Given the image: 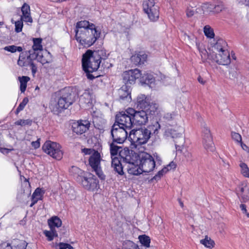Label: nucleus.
I'll return each mask as SVG.
<instances>
[{"mask_svg": "<svg viewBox=\"0 0 249 249\" xmlns=\"http://www.w3.org/2000/svg\"><path fill=\"white\" fill-rule=\"evenodd\" d=\"M150 137V132L145 128L134 129L130 131L128 140L131 142V148L146 143Z\"/></svg>", "mask_w": 249, "mask_h": 249, "instance_id": "obj_5", "label": "nucleus"}, {"mask_svg": "<svg viewBox=\"0 0 249 249\" xmlns=\"http://www.w3.org/2000/svg\"><path fill=\"white\" fill-rule=\"evenodd\" d=\"M22 12V15L21 18L26 22H33V19L31 16L30 7V6L24 3L21 8Z\"/></svg>", "mask_w": 249, "mask_h": 249, "instance_id": "obj_26", "label": "nucleus"}, {"mask_svg": "<svg viewBox=\"0 0 249 249\" xmlns=\"http://www.w3.org/2000/svg\"><path fill=\"white\" fill-rule=\"evenodd\" d=\"M203 31L207 37L213 38L214 37L213 30L209 25L205 26L203 28Z\"/></svg>", "mask_w": 249, "mask_h": 249, "instance_id": "obj_42", "label": "nucleus"}, {"mask_svg": "<svg viewBox=\"0 0 249 249\" xmlns=\"http://www.w3.org/2000/svg\"><path fill=\"white\" fill-rule=\"evenodd\" d=\"M96 26L93 23L87 20H82L77 22L74 30L75 36H77L84 32H87L89 30L94 29Z\"/></svg>", "mask_w": 249, "mask_h": 249, "instance_id": "obj_20", "label": "nucleus"}, {"mask_svg": "<svg viewBox=\"0 0 249 249\" xmlns=\"http://www.w3.org/2000/svg\"><path fill=\"white\" fill-rule=\"evenodd\" d=\"M235 191L242 202H246L249 200V186L246 182H242L239 184Z\"/></svg>", "mask_w": 249, "mask_h": 249, "instance_id": "obj_19", "label": "nucleus"}, {"mask_svg": "<svg viewBox=\"0 0 249 249\" xmlns=\"http://www.w3.org/2000/svg\"><path fill=\"white\" fill-rule=\"evenodd\" d=\"M232 139L234 140L238 143H240L242 146V137L238 133L232 132L231 133Z\"/></svg>", "mask_w": 249, "mask_h": 249, "instance_id": "obj_46", "label": "nucleus"}, {"mask_svg": "<svg viewBox=\"0 0 249 249\" xmlns=\"http://www.w3.org/2000/svg\"><path fill=\"white\" fill-rule=\"evenodd\" d=\"M102 158L100 153L95 152V154L90 156L89 159V164L91 168L92 171L94 172L98 177L101 179L105 178L101 166V161Z\"/></svg>", "mask_w": 249, "mask_h": 249, "instance_id": "obj_11", "label": "nucleus"}, {"mask_svg": "<svg viewBox=\"0 0 249 249\" xmlns=\"http://www.w3.org/2000/svg\"><path fill=\"white\" fill-rule=\"evenodd\" d=\"M240 207L243 212V213L246 214V215L249 217V213H248L247 210L246 209V206L245 204H241Z\"/></svg>", "mask_w": 249, "mask_h": 249, "instance_id": "obj_58", "label": "nucleus"}, {"mask_svg": "<svg viewBox=\"0 0 249 249\" xmlns=\"http://www.w3.org/2000/svg\"><path fill=\"white\" fill-rule=\"evenodd\" d=\"M44 234L47 237L48 241L53 240L54 237L57 236V231L55 229H50V231H45Z\"/></svg>", "mask_w": 249, "mask_h": 249, "instance_id": "obj_40", "label": "nucleus"}, {"mask_svg": "<svg viewBox=\"0 0 249 249\" xmlns=\"http://www.w3.org/2000/svg\"><path fill=\"white\" fill-rule=\"evenodd\" d=\"M59 249H73V248L69 244L60 243L59 244Z\"/></svg>", "mask_w": 249, "mask_h": 249, "instance_id": "obj_54", "label": "nucleus"}, {"mask_svg": "<svg viewBox=\"0 0 249 249\" xmlns=\"http://www.w3.org/2000/svg\"><path fill=\"white\" fill-rule=\"evenodd\" d=\"M72 169H73L74 170H79V168H78L76 167H72Z\"/></svg>", "mask_w": 249, "mask_h": 249, "instance_id": "obj_63", "label": "nucleus"}, {"mask_svg": "<svg viewBox=\"0 0 249 249\" xmlns=\"http://www.w3.org/2000/svg\"><path fill=\"white\" fill-rule=\"evenodd\" d=\"M138 238L142 245L146 248L150 247V238L149 236L146 235H140Z\"/></svg>", "mask_w": 249, "mask_h": 249, "instance_id": "obj_39", "label": "nucleus"}, {"mask_svg": "<svg viewBox=\"0 0 249 249\" xmlns=\"http://www.w3.org/2000/svg\"><path fill=\"white\" fill-rule=\"evenodd\" d=\"M0 249H13L12 242H3L0 245Z\"/></svg>", "mask_w": 249, "mask_h": 249, "instance_id": "obj_52", "label": "nucleus"}, {"mask_svg": "<svg viewBox=\"0 0 249 249\" xmlns=\"http://www.w3.org/2000/svg\"><path fill=\"white\" fill-rule=\"evenodd\" d=\"M236 1L241 4L249 7V0H236Z\"/></svg>", "mask_w": 249, "mask_h": 249, "instance_id": "obj_57", "label": "nucleus"}, {"mask_svg": "<svg viewBox=\"0 0 249 249\" xmlns=\"http://www.w3.org/2000/svg\"><path fill=\"white\" fill-rule=\"evenodd\" d=\"M81 179L82 186L87 190L94 191L98 187V180L91 173H85Z\"/></svg>", "mask_w": 249, "mask_h": 249, "instance_id": "obj_14", "label": "nucleus"}, {"mask_svg": "<svg viewBox=\"0 0 249 249\" xmlns=\"http://www.w3.org/2000/svg\"><path fill=\"white\" fill-rule=\"evenodd\" d=\"M224 9V5L222 2H218L217 4H214L213 13H218Z\"/></svg>", "mask_w": 249, "mask_h": 249, "instance_id": "obj_48", "label": "nucleus"}, {"mask_svg": "<svg viewBox=\"0 0 249 249\" xmlns=\"http://www.w3.org/2000/svg\"><path fill=\"white\" fill-rule=\"evenodd\" d=\"M214 4L210 2L204 3L202 5V9L204 13H213Z\"/></svg>", "mask_w": 249, "mask_h": 249, "instance_id": "obj_38", "label": "nucleus"}, {"mask_svg": "<svg viewBox=\"0 0 249 249\" xmlns=\"http://www.w3.org/2000/svg\"><path fill=\"white\" fill-rule=\"evenodd\" d=\"M43 151L53 158L60 160L62 158L63 152L60 145L50 141L46 142L42 146Z\"/></svg>", "mask_w": 249, "mask_h": 249, "instance_id": "obj_9", "label": "nucleus"}, {"mask_svg": "<svg viewBox=\"0 0 249 249\" xmlns=\"http://www.w3.org/2000/svg\"><path fill=\"white\" fill-rule=\"evenodd\" d=\"M13 249H26L27 243L23 240L13 239L12 241Z\"/></svg>", "mask_w": 249, "mask_h": 249, "instance_id": "obj_34", "label": "nucleus"}, {"mask_svg": "<svg viewBox=\"0 0 249 249\" xmlns=\"http://www.w3.org/2000/svg\"><path fill=\"white\" fill-rule=\"evenodd\" d=\"M130 129L126 128L125 126L117 123L116 120L111 130L113 142L117 143H123L127 138V130Z\"/></svg>", "mask_w": 249, "mask_h": 249, "instance_id": "obj_8", "label": "nucleus"}, {"mask_svg": "<svg viewBox=\"0 0 249 249\" xmlns=\"http://www.w3.org/2000/svg\"><path fill=\"white\" fill-rule=\"evenodd\" d=\"M28 102H29V100L27 97L24 98L22 101L21 102V103H20V104L17 107V108L16 109V112L17 113H18L20 111H21V110H22L24 109V108L26 106V105L27 104Z\"/></svg>", "mask_w": 249, "mask_h": 249, "instance_id": "obj_45", "label": "nucleus"}, {"mask_svg": "<svg viewBox=\"0 0 249 249\" xmlns=\"http://www.w3.org/2000/svg\"><path fill=\"white\" fill-rule=\"evenodd\" d=\"M33 45L32 46V49L29 51L30 53L34 54H42V51L43 50V46L42 45V39L41 38H33Z\"/></svg>", "mask_w": 249, "mask_h": 249, "instance_id": "obj_25", "label": "nucleus"}, {"mask_svg": "<svg viewBox=\"0 0 249 249\" xmlns=\"http://www.w3.org/2000/svg\"><path fill=\"white\" fill-rule=\"evenodd\" d=\"M94 96L89 91H85L80 97L79 101L80 104L84 106L86 105L88 107H90L94 101Z\"/></svg>", "mask_w": 249, "mask_h": 249, "instance_id": "obj_24", "label": "nucleus"}, {"mask_svg": "<svg viewBox=\"0 0 249 249\" xmlns=\"http://www.w3.org/2000/svg\"><path fill=\"white\" fill-rule=\"evenodd\" d=\"M90 123L88 120H81L73 123L72 131L77 134H82L86 132L89 128Z\"/></svg>", "mask_w": 249, "mask_h": 249, "instance_id": "obj_21", "label": "nucleus"}, {"mask_svg": "<svg viewBox=\"0 0 249 249\" xmlns=\"http://www.w3.org/2000/svg\"><path fill=\"white\" fill-rule=\"evenodd\" d=\"M21 52L18 61V64L20 67L29 66L35 59H37L38 61L43 64L49 62V60L45 58L43 55L39 53H32L29 51Z\"/></svg>", "mask_w": 249, "mask_h": 249, "instance_id": "obj_7", "label": "nucleus"}, {"mask_svg": "<svg viewBox=\"0 0 249 249\" xmlns=\"http://www.w3.org/2000/svg\"><path fill=\"white\" fill-rule=\"evenodd\" d=\"M23 21L24 20L20 18L19 20L15 22V31L17 33H19L22 31L23 26Z\"/></svg>", "mask_w": 249, "mask_h": 249, "instance_id": "obj_44", "label": "nucleus"}, {"mask_svg": "<svg viewBox=\"0 0 249 249\" xmlns=\"http://www.w3.org/2000/svg\"><path fill=\"white\" fill-rule=\"evenodd\" d=\"M115 142H112L110 144V152L111 157H119L120 158L122 159L121 157L119 156L120 152L122 150V147L119 146H117L115 144ZM124 149H123V150Z\"/></svg>", "mask_w": 249, "mask_h": 249, "instance_id": "obj_33", "label": "nucleus"}, {"mask_svg": "<svg viewBox=\"0 0 249 249\" xmlns=\"http://www.w3.org/2000/svg\"><path fill=\"white\" fill-rule=\"evenodd\" d=\"M100 35L101 31L96 27L94 29L89 30L75 37L80 45L84 47H89L96 42Z\"/></svg>", "mask_w": 249, "mask_h": 249, "instance_id": "obj_6", "label": "nucleus"}, {"mask_svg": "<svg viewBox=\"0 0 249 249\" xmlns=\"http://www.w3.org/2000/svg\"><path fill=\"white\" fill-rule=\"evenodd\" d=\"M202 144L207 151H213L215 149L210 128L206 124L202 126Z\"/></svg>", "mask_w": 249, "mask_h": 249, "instance_id": "obj_15", "label": "nucleus"}, {"mask_svg": "<svg viewBox=\"0 0 249 249\" xmlns=\"http://www.w3.org/2000/svg\"><path fill=\"white\" fill-rule=\"evenodd\" d=\"M176 164L174 161H171L166 166L164 167L162 169L159 171L158 173L153 177V179L155 180L160 179L161 177L169 170L174 169L176 167Z\"/></svg>", "mask_w": 249, "mask_h": 249, "instance_id": "obj_29", "label": "nucleus"}, {"mask_svg": "<svg viewBox=\"0 0 249 249\" xmlns=\"http://www.w3.org/2000/svg\"><path fill=\"white\" fill-rule=\"evenodd\" d=\"M179 203H180V205L181 207H183V203L181 202V201H180L179 202Z\"/></svg>", "mask_w": 249, "mask_h": 249, "instance_id": "obj_64", "label": "nucleus"}, {"mask_svg": "<svg viewBox=\"0 0 249 249\" xmlns=\"http://www.w3.org/2000/svg\"><path fill=\"white\" fill-rule=\"evenodd\" d=\"M183 156L187 160H194L192 153L188 150L183 152Z\"/></svg>", "mask_w": 249, "mask_h": 249, "instance_id": "obj_51", "label": "nucleus"}, {"mask_svg": "<svg viewBox=\"0 0 249 249\" xmlns=\"http://www.w3.org/2000/svg\"><path fill=\"white\" fill-rule=\"evenodd\" d=\"M200 243L205 247L209 249H213L215 245L214 241L207 235L205 236L204 239L200 240Z\"/></svg>", "mask_w": 249, "mask_h": 249, "instance_id": "obj_35", "label": "nucleus"}, {"mask_svg": "<svg viewBox=\"0 0 249 249\" xmlns=\"http://www.w3.org/2000/svg\"><path fill=\"white\" fill-rule=\"evenodd\" d=\"M196 12V9L193 7H188L186 10V15L188 17H192Z\"/></svg>", "mask_w": 249, "mask_h": 249, "instance_id": "obj_53", "label": "nucleus"}, {"mask_svg": "<svg viewBox=\"0 0 249 249\" xmlns=\"http://www.w3.org/2000/svg\"><path fill=\"white\" fill-rule=\"evenodd\" d=\"M142 7L151 21H155L159 18V7L155 5L154 0H144Z\"/></svg>", "mask_w": 249, "mask_h": 249, "instance_id": "obj_12", "label": "nucleus"}, {"mask_svg": "<svg viewBox=\"0 0 249 249\" xmlns=\"http://www.w3.org/2000/svg\"><path fill=\"white\" fill-rule=\"evenodd\" d=\"M141 75L142 73L139 70L137 69L131 70L123 73V80L126 84H133L135 83L137 79L140 78Z\"/></svg>", "mask_w": 249, "mask_h": 249, "instance_id": "obj_18", "label": "nucleus"}, {"mask_svg": "<svg viewBox=\"0 0 249 249\" xmlns=\"http://www.w3.org/2000/svg\"><path fill=\"white\" fill-rule=\"evenodd\" d=\"M150 101L151 99L149 96L140 94L137 97L136 105L138 107L142 110H149L150 112H154V109H156L158 108V105L156 104L151 105Z\"/></svg>", "mask_w": 249, "mask_h": 249, "instance_id": "obj_16", "label": "nucleus"}, {"mask_svg": "<svg viewBox=\"0 0 249 249\" xmlns=\"http://www.w3.org/2000/svg\"><path fill=\"white\" fill-rule=\"evenodd\" d=\"M120 100L121 102L126 104L131 101V92L127 86H123L119 90Z\"/></svg>", "mask_w": 249, "mask_h": 249, "instance_id": "obj_22", "label": "nucleus"}, {"mask_svg": "<svg viewBox=\"0 0 249 249\" xmlns=\"http://www.w3.org/2000/svg\"><path fill=\"white\" fill-rule=\"evenodd\" d=\"M3 49L7 52L14 53L16 52H21L22 51V48L20 46H16L15 45H9L5 46Z\"/></svg>", "mask_w": 249, "mask_h": 249, "instance_id": "obj_43", "label": "nucleus"}, {"mask_svg": "<svg viewBox=\"0 0 249 249\" xmlns=\"http://www.w3.org/2000/svg\"><path fill=\"white\" fill-rule=\"evenodd\" d=\"M177 116V114L175 112L167 113L164 114L163 118L167 121L174 119Z\"/></svg>", "mask_w": 249, "mask_h": 249, "instance_id": "obj_50", "label": "nucleus"}, {"mask_svg": "<svg viewBox=\"0 0 249 249\" xmlns=\"http://www.w3.org/2000/svg\"><path fill=\"white\" fill-rule=\"evenodd\" d=\"M12 150L13 149L0 148V151L3 154L8 153L10 151H12Z\"/></svg>", "mask_w": 249, "mask_h": 249, "instance_id": "obj_60", "label": "nucleus"}, {"mask_svg": "<svg viewBox=\"0 0 249 249\" xmlns=\"http://www.w3.org/2000/svg\"><path fill=\"white\" fill-rule=\"evenodd\" d=\"M146 58L147 55L144 53L139 52L131 56V60L134 64L137 65L143 64Z\"/></svg>", "mask_w": 249, "mask_h": 249, "instance_id": "obj_28", "label": "nucleus"}, {"mask_svg": "<svg viewBox=\"0 0 249 249\" xmlns=\"http://www.w3.org/2000/svg\"><path fill=\"white\" fill-rule=\"evenodd\" d=\"M239 166L241 168V174L245 178H249V168L248 165L244 163L241 162L239 164Z\"/></svg>", "mask_w": 249, "mask_h": 249, "instance_id": "obj_41", "label": "nucleus"}, {"mask_svg": "<svg viewBox=\"0 0 249 249\" xmlns=\"http://www.w3.org/2000/svg\"><path fill=\"white\" fill-rule=\"evenodd\" d=\"M196 44L199 51L203 62L207 61L208 59H211L219 65H227L230 63V53L228 50H225L221 53H216L215 54L213 53L208 55L203 43L196 41Z\"/></svg>", "mask_w": 249, "mask_h": 249, "instance_id": "obj_3", "label": "nucleus"}, {"mask_svg": "<svg viewBox=\"0 0 249 249\" xmlns=\"http://www.w3.org/2000/svg\"><path fill=\"white\" fill-rule=\"evenodd\" d=\"M119 156L124 162L128 164L127 171L129 174L137 176L143 172L141 166L136 164L138 155L132 150L127 147L124 148L120 152Z\"/></svg>", "mask_w": 249, "mask_h": 249, "instance_id": "obj_4", "label": "nucleus"}, {"mask_svg": "<svg viewBox=\"0 0 249 249\" xmlns=\"http://www.w3.org/2000/svg\"><path fill=\"white\" fill-rule=\"evenodd\" d=\"M139 157L140 165L143 172L149 173L154 170L156 166V161L151 155L147 153H142Z\"/></svg>", "mask_w": 249, "mask_h": 249, "instance_id": "obj_13", "label": "nucleus"}, {"mask_svg": "<svg viewBox=\"0 0 249 249\" xmlns=\"http://www.w3.org/2000/svg\"><path fill=\"white\" fill-rule=\"evenodd\" d=\"M175 142L176 149L177 150H181V149H180L181 146L177 144L178 142L175 141Z\"/></svg>", "mask_w": 249, "mask_h": 249, "instance_id": "obj_62", "label": "nucleus"}, {"mask_svg": "<svg viewBox=\"0 0 249 249\" xmlns=\"http://www.w3.org/2000/svg\"><path fill=\"white\" fill-rule=\"evenodd\" d=\"M197 80H198V82L200 83H201V84H202L203 85H204L205 83V82H206V81L205 80H204L203 79V78L201 77H200V76H199L198 77Z\"/></svg>", "mask_w": 249, "mask_h": 249, "instance_id": "obj_61", "label": "nucleus"}, {"mask_svg": "<svg viewBox=\"0 0 249 249\" xmlns=\"http://www.w3.org/2000/svg\"><path fill=\"white\" fill-rule=\"evenodd\" d=\"M82 152L85 155H88L90 156L94 154L95 152H97L98 151L91 148H84L82 149Z\"/></svg>", "mask_w": 249, "mask_h": 249, "instance_id": "obj_49", "label": "nucleus"}, {"mask_svg": "<svg viewBox=\"0 0 249 249\" xmlns=\"http://www.w3.org/2000/svg\"><path fill=\"white\" fill-rule=\"evenodd\" d=\"M48 224L50 229H55L61 226L62 221L58 216H53L48 220Z\"/></svg>", "mask_w": 249, "mask_h": 249, "instance_id": "obj_31", "label": "nucleus"}, {"mask_svg": "<svg viewBox=\"0 0 249 249\" xmlns=\"http://www.w3.org/2000/svg\"><path fill=\"white\" fill-rule=\"evenodd\" d=\"M39 139H38L36 141H33L31 143V145L33 147H34L35 149H37L40 146V142H39Z\"/></svg>", "mask_w": 249, "mask_h": 249, "instance_id": "obj_55", "label": "nucleus"}, {"mask_svg": "<svg viewBox=\"0 0 249 249\" xmlns=\"http://www.w3.org/2000/svg\"><path fill=\"white\" fill-rule=\"evenodd\" d=\"M160 74V80L164 82L166 77L161 73ZM156 78L157 80H160V79L157 77H155L151 72H144L143 74L142 73L140 77V81L142 84H146L151 89L156 88Z\"/></svg>", "mask_w": 249, "mask_h": 249, "instance_id": "obj_17", "label": "nucleus"}, {"mask_svg": "<svg viewBox=\"0 0 249 249\" xmlns=\"http://www.w3.org/2000/svg\"><path fill=\"white\" fill-rule=\"evenodd\" d=\"M153 156L154 157H153L154 158V160L155 159V161L157 162V164L160 165L161 163V160L160 157L157 153L153 154Z\"/></svg>", "mask_w": 249, "mask_h": 249, "instance_id": "obj_56", "label": "nucleus"}, {"mask_svg": "<svg viewBox=\"0 0 249 249\" xmlns=\"http://www.w3.org/2000/svg\"><path fill=\"white\" fill-rule=\"evenodd\" d=\"M148 130L150 132L151 134H154L157 136L159 134V130L160 128V125L158 122H154L148 127Z\"/></svg>", "mask_w": 249, "mask_h": 249, "instance_id": "obj_37", "label": "nucleus"}, {"mask_svg": "<svg viewBox=\"0 0 249 249\" xmlns=\"http://www.w3.org/2000/svg\"><path fill=\"white\" fill-rule=\"evenodd\" d=\"M147 111L145 110L137 111L132 108H128L116 115V122L127 128H131L133 124H145L148 121Z\"/></svg>", "mask_w": 249, "mask_h": 249, "instance_id": "obj_1", "label": "nucleus"}, {"mask_svg": "<svg viewBox=\"0 0 249 249\" xmlns=\"http://www.w3.org/2000/svg\"><path fill=\"white\" fill-rule=\"evenodd\" d=\"M32 123L31 120H19L15 122V124L18 125L25 126L26 125H31Z\"/></svg>", "mask_w": 249, "mask_h": 249, "instance_id": "obj_47", "label": "nucleus"}, {"mask_svg": "<svg viewBox=\"0 0 249 249\" xmlns=\"http://www.w3.org/2000/svg\"><path fill=\"white\" fill-rule=\"evenodd\" d=\"M73 102L71 93H67L60 97L56 103L52 104L51 107L54 113H58L62 110L67 108Z\"/></svg>", "mask_w": 249, "mask_h": 249, "instance_id": "obj_10", "label": "nucleus"}, {"mask_svg": "<svg viewBox=\"0 0 249 249\" xmlns=\"http://www.w3.org/2000/svg\"><path fill=\"white\" fill-rule=\"evenodd\" d=\"M111 166L114 170L119 175H123V168L122 164V161L124 162L123 159H119L118 157H111Z\"/></svg>", "mask_w": 249, "mask_h": 249, "instance_id": "obj_27", "label": "nucleus"}, {"mask_svg": "<svg viewBox=\"0 0 249 249\" xmlns=\"http://www.w3.org/2000/svg\"><path fill=\"white\" fill-rule=\"evenodd\" d=\"M30 79V78L26 76L18 77V80L20 83V90L21 93H24L26 90L27 84Z\"/></svg>", "mask_w": 249, "mask_h": 249, "instance_id": "obj_36", "label": "nucleus"}, {"mask_svg": "<svg viewBox=\"0 0 249 249\" xmlns=\"http://www.w3.org/2000/svg\"><path fill=\"white\" fill-rule=\"evenodd\" d=\"M44 194V191L43 189L39 188L36 189L32 196V203L30 207H33L39 200H41Z\"/></svg>", "mask_w": 249, "mask_h": 249, "instance_id": "obj_30", "label": "nucleus"}, {"mask_svg": "<svg viewBox=\"0 0 249 249\" xmlns=\"http://www.w3.org/2000/svg\"><path fill=\"white\" fill-rule=\"evenodd\" d=\"M184 129L182 127H179L178 130H175L172 128H167L166 129L164 134L166 136L170 137L173 139L180 138L181 140L184 142V140L182 137V134Z\"/></svg>", "mask_w": 249, "mask_h": 249, "instance_id": "obj_23", "label": "nucleus"}, {"mask_svg": "<svg viewBox=\"0 0 249 249\" xmlns=\"http://www.w3.org/2000/svg\"><path fill=\"white\" fill-rule=\"evenodd\" d=\"M213 49L216 51V53H221L228 50L227 42L222 39H218L214 45Z\"/></svg>", "mask_w": 249, "mask_h": 249, "instance_id": "obj_32", "label": "nucleus"}, {"mask_svg": "<svg viewBox=\"0 0 249 249\" xmlns=\"http://www.w3.org/2000/svg\"><path fill=\"white\" fill-rule=\"evenodd\" d=\"M29 66H30L32 70V72L33 74L36 73L37 71V68L36 65L34 64L33 62Z\"/></svg>", "mask_w": 249, "mask_h": 249, "instance_id": "obj_59", "label": "nucleus"}, {"mask_svg": "<svg viewBox=\"0 0 249 249\" xmlns=\"http://www.w3.org/2000/svg\"><path fill=\"white\" fill-rule=\"evenodd\" d=\"M107 57L106 51L103 49L94 52L89 50L83 55L82 67L89 79L94 78L90 73L97 71L100 66L101 60H105Z\"/></svg>", "mask_w": 249, "mask_h": 249, "instance_id": "obj_2", "label": "nucleus"}]
</instances>
